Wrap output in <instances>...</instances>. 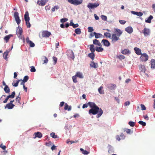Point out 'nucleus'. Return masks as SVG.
Here are the masks:
<instances>
[{"mask_svg": "<svg viewBox=\"0 0 155 155\" xmlns=\"http://www.w3.org/2000/svg\"><path fill=\"white\" fill-rule=\"evenodd\" d=\"M88 105L91 108L88 111L90 115H96L97 118H99L102 114L103 111L101 108H99L94 102H89L88 103Z\"/></svg>", "mask_w": 155, "mask_h": 155, "instance_id": "obj_1", "label": "nucleus"}, {"mask_svg": "<svg viewBox=\"0 0 155 155\" xmlns=\"http://www.w3.org/2000/svg\"><path fill=\"white\" fill-rule=\"evenodd\" d=\"M68 2L73 5H77L81 4L83 2V0H68Z\"/></svg>", "mask_w": 155, "mask_h": 155, "instance_id": "obj_2", "label": "nucleus"}, {"mask_svg": "<svg viewBox=\"0 0 155 155\" xmlns=\"http://www.w3.org/2000/svg\"><path fill=\"white\" fill-rule=\"evenodd\" d=\"M120 36L118 35H117L116 34H113L112 35L111 39V42L113 43H115L118 40H120V38H119Z\"/></svg>", "mask_w": 155, "mask_h": 155, "instance_id": "obj_3", "label": "nucleus"}, {"mask_svg": "<svg viewBox=\"0 0 155 155\" xmlns=\"http://www.w3.org/2000/svg\"><path fill=\"white\" fill-rule=\"evenodd\" d=\"M99 5V4L98 3H89L87 5V7L89 9H93L96 8Z\"/></svg>", "mask_w": 155, "mask_h": 155, "instance_id": "obj_4", "label": "nucleus"}, {"mask_svg": "<svg viewBox=\"0 0 155 155\" xmlns=\"http://www.w3.org/2000/svg\"><path fill=\"white\" fill-rule=\"evenodd\" d=\"M142 32L143 34L145 36L147 37L150 35V31L149 29L145 28L142 31Z\"/></svg>", "mask_w": 155, "mask_h": 155, "instance_id": "obj_5", "label": "nucleus"}, {"mask_svg": "<svg viewBox=\"0 0 155 155\" xmlns=\"http://www.w3.org/2000/svg\"><path fill=\"white\" fill-rule=\"evenodd\" d=\"M140 57V59L142 61H146L148 59V56L146 53L142 54Z\"/></svg>", "mask_w": 155, "mask_h": 155, "instance_id": "obj_6", "label": "nucleus"}, {"mask_svg": "<svg viewBox=\"0 0 155 155\" xmlns=\"http://www.w3.org/2000/svg\"><path fill=\"white\" fill-rule=\"evenodd\" d=\"M41 34L42 37L48 38L51 35V33L47 31H44L42 32Z\"/></svg>", "mask_w": 155, "mask_h": 155, "instance_id": "obj_7", "label": "nucleus"}, {"mask_svg": "<svg viewBox=\"0 0 155 155\" xmlns=\"http://www.w3.org/2000/svg\"><path fill=\"white\" fill-rule=\"evenodd\" d=\"M15 93V91H13L11 95H10L7 96V97L5 98V100L3 101V102L4 103H5L7 102V101L8 100L9 98H13L14 97Z\"/></svg>", "mask_w": 155, "mask_h": 155, "instance_id": "obj_8", "label": "nucleus"}, {"mask_svg": "<svg viewBox=\"0 0 155 155\" xmlns=\"http://www.w3.org/2000/svg\"><path fill=\"white\" fill-rule=\"evenodd\" d=\"M14 17L17 24L19 25L20 23L21 20L20 19L19 17L18 16V12H16L15 13Z\"/></svg>", "mask_w": 155, "mask_h": 155, "instance_id": "obj_9", "label": "nucleus"}, {"mask_svg": "<svg viewBox=\"0 0 155 155\" xmlns=\"http://www.w3.org/2000/svg\"><path fill=\"white\" fill-rule=\"evenodd\" d=\"M139 69L140 72L145 73L146 69L144 65L140 64L139 66Z\"/></svg>", "mask_w": 155, "mask_h": 155, "instance_id": "obj_10", "label": "nucleus"}, {"mask_svg": "<svg viewBox=\"0 0 155 155\" xmlns=\"http://www.w3.org/2000/svg\"><path fill=\"white\" fill-rule=\"evenodd\" d=\"M22 30L21 28H18L16 31V34L19 38H21V36L22 34Z\"/></svg>", "mask_w": 155, "mask_h": 155, "instance_id": "obj_11", "label": "nucleus"}, {"mask_svg": "<svg viewBox=\"0 0 155 155\" xmlns=\"http://www.w3.org/2000/svg\"><path fill=\"white\" fill-rule=\"evenodd\" d=\"M125 136L124 134L123 133H121L120 136H119L118 135H117L116 136V139L117 140L119 141L120 140H123L125 138Z\"/></svg>", "mask_w": 155, "mask_h": 155, "instance_id": "obj_12", "label": "nucleus"}, {"mask_svg": "<svg viewBox=\"0 0 155 155\" xmlns=\"http://www.w3.org/2000/svg\"><path fill=\"white\" fill-rule=\"evenodd\" d=\"M48 0H38L37 3L38 5L41 6H44L46 4Z\"/></svg>", "mask_w": 155, "mask_h": 155, "instance_id": "obj_13", "label": "nucleus"}, {"mask_svg": "<svg viewBox=\"0 0 155 155\" xmlns=\"http://www.w3.org/2000/svg\"><path fill=\"white\" fill-rule=\"evenodd\" d=\"M26 42L27 44L29 45L30 47H34L35 46L34 43H33L31 41L29 40V39L28 37H27L26 38Z\"/></svg>", "mask_w": 155, "mask_h": 155, "instance_id": "obj_14", "label": "nucleus"}, {"mask_svg": "<svg viewBox=\"0 0 155 155\" xmlns=\"http://www.w3.org/2000/svg\"><path fill=\"white\" fill-rule=\"evenodd\" d=\"M101 43L105 46L108 47L110 45L109 42L106 39L102 40L101 41Z\"/></svg>", "mask_w": 155, "mask_h": 155, "instance_id": "obj_15", "label": "nucleus"}, {"mask_svg": "<svg viewBox=\"0 0 155 155\" xmlns=\"http://www.w3.org/2000/svg\"><path fill=\"white\" fill-rule=\"evenodd\" d=\"M114 31L116 33L115 34H116V35L118 36H120L122 33V31L120 29L115 28Z\"/></svg>", "mask_w": 155, "mask_h": 155, "instance_id": "obj_16", "label": "nucleus"}, {"mask_svg": "<svg viewBox=\"0 0 155 155\" xmlns=\"http://www.w3.org/2000/svg\"><path fill=\"white\" fill-rule=\"evenodd\" d=\"M24 19L25 21H29L30 18L29 16V13L28 11H27L24 15Z\"/></svg>", "mask_w": 155, "mask_h": 155, "instance_id": "obj_17", "label": "nucleus"}, {"mask_svg": "<svg viewBox=\"0 0 155 155\" xmlns=\"http://www.w3.org/2000/svg\"><path fill=\"white\" fill-rule=\"evenodd\" d=\"M134 50L135 51V53L137 55H139L142 54L141 50L139 48L135 47L134 48Z\"/></svg>", "mask_w": 155, "mask_h": 155, "instance_id": "obj_18", "label": "nucleus"}, {"mask_svg": "<svg viewBox=\"0 0 155 155\" xmlns=\"http://www.w3.org/2000/svg\"><path fill=\"white\" fill-rule=\"evenodd\" d=\"M131 12L132 14L136 15L137 16L140 17L142 16L143 15V13L140 12H137L133 11H132Z\"/></svg>", "mask_w": 155, "mask_h": 155, "instance_id": "obj_19", "label": "nucleus"}, {"mask_svg": "<svg viewBox=\"0 0 155 155\" xmlns=\"http://www.w3.org/2000/svg\"><path fill=\"white\" fill-rule=\"evenodd\" d=\"M34 135H35V137H34V138H35L36 137L41 138L42 137V134L41 132H38L35 133H34Z\"/></svg>", "mask_w": 155, "mask_h": 155, "instance_id": "obj_20", "label": "nucleus"}, {"mask_svg": "<svg viewBox=\"0 0 155 155\" xmlns=\"http://www.w3.org/2000/svg\"><path fill=\"white\" fill-rule=\"evenodd\" d=\"M15 105L12 103H8L6 104V106L5 107V108H7L8 109H12L13 108Z\"/></svg>", "mask_w": 155, "mask_h": 155, "instance_id": "obj_21", "label": "nucleus"}, {"mask_svg": "<svg viewBox=\"0 0 155 155\" xmlns=\"http://www.w3.org/2000/svg\"><path fill=\"white\" fill-rule=\"evenodd\" d=\"M125 31L129 33H131L133 31V29L131 27H128L125 29Z\"/></svg>", "mask_w": 155, "mask_h": 155, "instance_id": "obj_22", "label": "nucleus"}, {"mask_svg": "<svg viewBox=\"0 0 155 155\" xmlns=\"http://www.w3.org/2000/svg\"><path fill=\"white\" fill-rule=\"evenodd\" d=\"M93 43L94 44L97 45L98 46L101 47L102 46V45L101 44V43L99 41L96 39H95L93 41Z\"/></svg>", "mask_w": 155, "mask_h": 155, "instance_id": "obj_23", "label": "nucleus"}, {"mask_svg": "<svg viewBox=\"0 0 155 155\" xmlns=\"http://www.w3.org/2000/svg\"><path fill=\"white\" fill-rule=\"evenodd\" d=\"M90 66L92 68H96L98 67L97 63H95L94 61H92L90 64Z\"/></svg>", "mask_w": 155, "mask_h": 155, "instance_id": "obj_24", "label": "nucleus"}, {"mask_svg": "<svg viewBox=\"0 0 155 155\" xmlns=\"http://www.w3.org/2000/svg\"><path fill=\"white\" fill-rule=\"evenodd\" d=\"M12 36H13V35H12L10 34L8 35H6V36H5V37H4V39L6 41V42L7 43L8 41L10 38L11 37H12Z\"/></svg>", "mask_w": 155, "mask_h": 155, "instance_id": "obj_25", "label": "nucleus"}, {"mask_svg": "<svg viewBox=\"0 0 155 155\" xmlns=\"http://www.w3.org/2000/svg\"><path fill=\"white\" fill-rule=\"evenodd\" d=\"M94 34L96 38H101L103 37V35L101 33H98L95 32H94Z\"/></svg>", "mask_w": 155, "mask_h": 155, "instance_id": "obj_26", "label": "nucleus"}, {"mask_svg": "<svg viewBox=\"0 0 155 155\" xmlns=\"http://www.w3.org/2000/svg\"><path fill=\"white\" fill-rule=\"evenodd\" d=\"M151 68L153 69L155 68V60L154 59H152L151 61Z\"/></svg>", "mask_w": 155, "mask_h": 155, "instance_id": "obj_27", "label": "nucleus"}, {"mask_svg": "<svg viewBox=\"0 0 155 155\" xmlns=\"http://www.w3.org/2000/svg\"><path fill=\"white\" fill-rule=\"evenodd\" d=\"M4 90L6 93L7 94L9 93L10 92V89L8 85L5 86L4 88Z\"/></svg>", "mask_w": 155, "mask_h": 155, "instance_id": "obj_28", "label": "nucleus"}, {"mask_svg": "<svg viewBox=\"0 0 155 155\" xmlns=\"http://www.w3.org/2000/svg\"><path fill=\"white\" fill-rule=\"evenodd\" d=\"M76 76L80 78H82L84 77L82 73L78 72L76 74Z\"/></svg>", "mask_w": 155, "mask_h": 155, "instance_id": "obj_29", "label": "nucleus"}, {"mask_svg": "<svg viewBox=\"0 0 155 155\" xmlns=\"http://www.w3.org/2000/svg\"><path fill=\"white\" fill-rule=\"evenodd\" d=\"M71 106H69L67 103L65 104V106L64 107V109L65 110H68V111H69L71 110Z\"/></svg>", "mask_w": 155, "mask_h": 155, "instance_id": "obj_30", "label": "nucleus"}, {"mask_svg": "<svg viewBox=\"0 0 155 155\" xmlns=\"http://www.w3.org/2000/svg\"><path fill=\"white\" fill-rule=\"evenodd\" d=\"M95 56V55L94 52H91L88 54V56L89 58H91L92 60H93L94 59Z\"/></svg>", "mask_w": 155, "mask_h": 155, "instance_id": "obj_31", "label": "nucleus"}, {"mask_svg": "<svg viewBox=\"0 0 155 155\" xmlns=\"http://www.w3.org/2000/svg\"><path fill=\"white\" fill-rule=\"evenodd\" d=\"M103 87L101 86L98 89V91L99 93L101 94H104V91L103 90Z\"/></svg>", "mask_w": 155, "mask_h": 155, "instance_id": "obj_32", "label": "nucleus"}, {"mask_svg": "<svg viewBox=\"0 0 155 155\" xmlns=\"http://www.w3.org/2000/svg\"><path fill=\"white\" fill-rule=\"evenodd\" d=\"M90 49L91 52H94L96 50L94 48V46L93 45H90Z\"/></svg>", "mask_w": 155, "mask_h": 155, "instance_id": "obj_33", "label": "nucleus"}, {"mask_svg": "<svg viewBox=\"0 0 155 155\" xmlns=\"http://www.w3.org/2000/svg\"><path fill=\"white\" fill-rule=\"evenodd\" d=\"M96 50L98 52H102L104 50V49L101 47H96Z\"/></svg>", "mask_w": 155, "mask_h": 155, "instance_id": "obj_34", "label": "nucleus"}, {"mask_svg": "<svg viewBox=\"0 0 155 155\" xmlns=\"http://www.w3.org/2000/svg\"><path fill=\"white\" fill-rule=\"evenodd\" d=\"M153 18V16L150 15L147 20H145L146 22L148 23H150L151 22V20Z\"/></svg>", "mask_w": 155, "mask_h": 155, "instance_id": "obj_35", "label": "nucleus"}, {"mask_svg": "<svg viewBox=\"0 0 155 155\" xmlns=\"http://www.w3.org/2000/svg\"><path fill=\"white\" fill-rule=\"evenodd\" d=\"M121 53L124 54H127L130 53V51L129 50L127 49H125L124 50L122 51Z\"/></svg>", "mask_w": 155, "mask_h": 155, "instance_id": "obj_36", "label": "nucleus"}, {"mask_svg": "<svg viewBox=\"0 0 155 155\" xmlns=\"http://www.w3.org/2000/svg\"><path fill=\"white\" fill-rule=\"evenodd\" d=\"M60 8L59 6L58 5L55 6L53 7L51 9V11L52 12H54L55 11V10H58Z\"/></svg>", "mask_w": 155, "mask_h": 155, "instance_id": "obj_37", "label": "nucleus"}, {"mask_svg": "<svg viewBox=\"0 0 155 155\" xmlns=\"http://www.w3.org/2000/svg\"><path fill=\"white\" fill-rule=\"evenodd\" d=\"M80 150L82 152L83 154L84 155L88 154L89 153V152L85 150H84L83 149L81 148H80Z\"/></svg>", "mask_w": 155, "mask_h": 155, "instance_id": "obj_38", "label": "nucleus"}, {"mask_svg": "<svg viewBox=\"0 0 155 155\" xmlns=\"http://www.w3.org/2000/svg\"><path fill=\"white\" fill-rule=\"evenodd\" d=\"M104 35L107 38H111V34L108 32L105 33Z\"/></svg>", "mask_w": 155, "mask_h": 155, "instance_id": "obj_39", "label": "nucleus"}, {"mask_svg": "<svg viewBox=\"0 0 155 155\" xmlns=\"http://www.w3.org/2000/svg\"><path fill=\"white\" fill-rule=\"evenodd\" d=\"M8 55V52L6 51L3 54V57L4 59L7 60V56Z\"/></svg>", "mask_w": 155, "mask_h": 155, "instance_id": "obj_40", "label": "nucleus"}, {"mask_svg": "<svg viewBox=\"0 0 155 155\" xmlns=\"http://www.w3.org/2000/svg\"><path fill=\"white\" fill-rule=\"evenodd\" d=\"M75 32L78 35H79L81 33V29L80 28H77L75 29Z\"/></svg>", "mask_w": 155, "mask_h": 155, "instance_id": "obj_41", "label": "nucleus"}, {"mask_svg": "<svg viewBox=\"0 0 155 155\" xmlns=\"http://www.w3.org/2000/svg\"><path fill=\"white\" fill-rule=\"evenodd\" d=\"M116 87V85L114 84H109L108 87L111 89H114Z\"/></svg>", "mask_w": 155, "mask_h": 155, "instance_id": "obj_42", "label": "nucleus"}, {"mask_svg": "<svg viewBox=\"0 0 155 155\" xmlns=\"http://www.w3.org/2000/svg\"><path fill=\"white\" fill-rule=\"evenodd\" d=\"M51 136L54 138H56L57 137V135H55L54 133H51L50 134Z\"/></svg>", "mask_w": 155, "mask_h": 155, "instance_id": "obj_43", "label": "nucleus"}, {"mask_svg": "<svg viewBox=\"0 0 155 155\" xmlns=\"http://www.w3.org/2000/svg\"><path fill=\"white\" fill-rule=\"evenodd\" d=\"M72 79L73 80V82L74 83H76L77 82V76L75 75L73 76L72 77Z\"/></svg>", "mask_w": 155, "mask_h": 155, "instance_id": "obj_44", "label": "nucleus"}, {"mask_svg": "<svg viewBox=\"0 0 155 155\" xmlns=\"http://www.w3.org/2000/svg\"><path fill=\"white\" fill-rule=\"evenodd\" d=\"M20 95V93H19L18 96L15 99L16 101H18L19 103H20V101L21 99V97H19Z\"/></svg>", "mask_w": 155, "mask_h": 155, "instance_id": "obj_45", "label": "nucleus"}, {"mask_svg": "<svg viewBox=\"0 0 155 155\" xmlns=\"http://www.w3.org/2000/svg\"><path fill=\"white\" fill-rule=\"evenodd\" d=\"M52 59L54 61L53 64L54 65H55L57 63V58L55 56H53L52 58Z\"/></svg>", "mask_w": 155, "mask_h": 155, "instance_id": "obj_46", "label": "nucleus"}, {"mask_svg": "<svg viewBox=\"0 0 155 155\" xmlns=\"http://www.w3.org/2000/svg\"><path fill=\"white\" fill-rule=\"evenodd\" d=\"M29 79V77L28 76H25L23 78V81L24 82H26Z\"/></svg>", "mask_w": 155, "mask_h": 155, "instance_id": "obj_47", "label": "nucleus"}, {"mask_svg": "<svg viewBox=\"0 0 155 155\" xmlns=\"http://www.w3.org/2000/svg\"><path fill=\"white\" fill-rule=\"evenodd\" d=\"M138 123L143 126H145L146 125V124L145 122H143L142 121H139Z\"/></svg>", "mask_w": 155, "mask_h": 155, "instance_id": "obj_48", "label": "nucleus"}, {"mask_svg": "<svg viewBox=\"0 0 155 155\" xmlns=\"http://www.w3.org/2000/svg\"><path fill=\"white\" fill-rule=\"evenodd\" d=\"M44 60H43V64L45 63H47L48 62V59L47 58L46 56H44Z\"/></svg>", "mask_w": 155, "mask_h": 155, "instance_id": "obj_49", "label": "nucleus"}, {"mask_svg": "<svg viewBox=\"0 0 155 155\" xmlns=\"http://www.w3.org/2000/svg\"><path fill=\"white\" fill-rule=\"evenodd\" d=\"M124 131L126 132L128 134H130L131 133V130L127 129H124Z\"/></svg>", "mask_w": 155, "mask_h": 155, "instance_id": "obj_50", "label": "nucleus"}, {"mask_svg": "<svg viewBox=\"0 0 155 155\" xmlns=\"http://www.w3.org/2000/svg\"><path fill=\"white\" fill-rule=\"evenodd\" d=\"M20 81V80L17 81H16V82L14 84L13 83L12 85L14 87H17L18 85V83H19Z\"/></svg>", "mask_w": 155, "mask_h": 155, "instance_id": "obj_51", "label": "nucleus"}, {"mask_svg": "<svg viewBox=\"0 0 155 155\" xmlns=\"http://www.w3.org/2000/svg\"><path fill=\"white\" fill-rule=\"evenodd\" d=\"M132 127H133L135 125V123L132 121H130L128 123Z\"/></svg>", "mask_w": 155, "mask_h": 155, "instance_id": "obj_52", "label": "nucleus"}, {"mask_svg": "<svg viewBox=\"0 0 155 155\" xmlns=\"http://www.w3.org/2000/svg\"><path fill=\"white\" fill-rule=\"evenodd\" d=\"M30 71L31 72H35L36 71V69L34 66L31 67Z\"/></svg>", "mask_w": 155, "mask_h": 155, "instance_id": "obj_53", "label": "nucleus"}, {"mask_svg": "<svg viewBox=\"0 0 155 155\" xmlns=\"http://www.w3.org/2000/svg\"><path fill=\"white\" fill-rule=\"evenodd\" d=\"M68 20V19L66 18H62L61 19L60 21L61 22L64 23Z\"/></svg>", "mask_w": 155, "mask_h": 155, "instance_id": "obj_54", "label": "nucleus"}, {"mask_svg": "<svg viewBox=\"0 0 155 155\" xmlns=\"http://www.w3.org/2000/svg\"><path fill=\"white\" fill-rule=\"evenodd\" d=\"M94 31L93 28L91 27H89L88 28V31L89 32H91Z\"/></svg>", "mask_w": 155, "mask_h": 155, "instance_id": "obj_55", "label": "nucleus"}, {"mask_svg": "<svg viewBox=\"0 0 155 155\" xmlns=\"http://www.w3.org/2000/svg\"><path fill=\"white\" fill-rule=\"evenodd\" d=\"M102 19L104 21H106L107 20V17L106 16L102 15L101 16Z\"/></svg>", "mask_w": 155, "mask_h": 155, "instance_id": "obj_56", "label": "nucleus"}, {"mask_svg": "<svg viewBox=\"0 0 155 155\" xmlns=\"http://www.w3.org/2000/svg\"><path fill=\"white\" fill-rule=\"evenodd\" d=\"M26 25L28 28H30L31 26V25L29 21H25Z\"/></svg>", "mask_w": 155, "mask_h": 155, "instance_id": "obj_57", "label": "nucleus"}, {"mask_svg": "<svg viewBox=\"0 0 155 155\" xmlns=\"http://www.w3.org/2000/svg\"><path fill=\"white\" fill-rule=\"evenodd\" d=\"M140 106H141V109L142 110H146V107L144 105L141 104H140Z\"/></svg>", "mask_w": 155, "mask_h": 155, "instance_id": "obj_58", "label": "nucleus"}, {"mask_svg": "<svg viewBox=\"0 0 155 155\" xmlns=\"http://www.w3.org/2000/svg\"><path fill=\"white\" fill-rule=\"evenodd\" d=\"M117 57L120 59H123L125 58L124 56L122 55H119Z\"/></svg>", "mask_w": 155, "mask_h": 155, "instance_id": "obj_59", "label": "nucleus"}, {"mask_svg": "<svg viewBox=\"0 0 155 155\" xmlns=\"http://www.w3.org/2000/svg\"><path fill=\"white\" fill-rule=\"evenodd\" d=\"M119 22L122 25L124 24L126 22V21L124 20H119Z\"/></svg>", "mask_w": 155, "mask_h": 155, "instance_id": "obj_60", "label": "nucleus"}, {"mask_svg": "<svg viewBox=\"0 0 155 155\" xmlns=\"http://www.w3.org/2000/svg\"><path fill=\"white\" fill-rule=\"evenodd\" d=\"M130 104V102L129 101H127L125 102L124 104V105L125 106H127L129 105Z\"/></svg>", "mask_w": 155, "mask_h": 155, "instance_id": "obj_61", "label": "nucleus"}, {"mask_svg": "<svg viewBox=\"0 0 155 155\" xmlns=\"http://www.w3.org/2000/svg\"><path fill=\"white\" fill-rule=\"evenodd\" d=\"M0 147L2 148L3 150H5L6 148V146H3L2 144L0 145Z\"/></svg>", "mask_w": 155, "mask_h": 155, "instance_id": "obj_62", "label": "nucleus"}, {"mask_svg": "<svg viewBox=\"0 0 155 155\" xmlns=\"http://www.w3.org/2000/svg\"><path fill=\"white\" fill-rule=\"evenodd\" d=\"M88 104H84L82 106V108H87L88 107Z\"/></svg>", "mask_w": 155, "mask_h": 155, "instance_id": "obj_63", "label": "nucleus"}, {"mask_svg": "<svg viewBox=\"0 0 155 155\" xmlns=\"http://www.w3.org/2000/svg\"><path fill=\"white\" fill-rule=\"evenodd\" d=\"M152 7L153 8L154 12H155V4H153L152 5Z\"/></svg>", "mask_w": 155, "mask_h": 155, "instance_id": "obj_64", "label": "nucleus"}]
</instances>
